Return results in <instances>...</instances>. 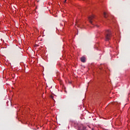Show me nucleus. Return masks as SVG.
<instances>
[{
	"instance_id": "f257e3e1",
	"label": "nucleus",
	"mask_w": 130,
	"mask_h": 130,
	"mask_svg": "<svg viewBox=\"0 0 130 130\" xmlns=\"http://www.w3.org/2000/svg\"><path fill=\"white\" fill-rule=\"evenodd\" d=\"M105 38L106 41L110 40V38H111V31H110V30H107L106 31Z\"/></svg>"
},
{
	"instance_id": "f03ea898",
	"label": "nucleus",
	"mask_w": 130,
	"mask_h": 130,
	"mask_svg": "<svg viewBox=\"0 0 130 130\" xmlns=\"http://www.w3.org/2000/svg\"><path fill=\"white\" fill-rule=\"evenodd\" d=\"M95 18V17L94 15H91L88 17V20L90 24H92V25H94V19Z\"/></svg>"
},
{
	"instance_id": "7ed1b4c3",
	"label": "nucleus",
	"mask_w": 130,
	"mask_h": 130,
	"mask_svg": "<svg viewBox=\"0 0 130 130\" xmlns=\"http://www.w3.org/2000/svg\"><path fill=\"white\" fill-rule=\"evenodd\" d=\"M82 62H86V57H82Z\"/></svg>"
},
{
	"instance_id": "20e7f679",
	"label": "nucleus",
	"mask_w": 130,
	"mask_h": 130,
	"mask_svg": "<svg viewBox=\"0 0 130 130\" xmlns=\"http://www.w3.org/2000/svg\"><path fill=\"white\" fill-rule=\"evenodd\" d=\"M104 16L105 18H107L108 17V14L106 12H104Z\"/></svg>"
},
{
	"instance_id": "39448f33",
	"label": "nucleus",
	"mask_w": 130,
	"mask_h": 130,
	"mask_svg": "<svg viewBox=\"0 0 130 130\" xmlns=\"http://www.w3.org/2000/svg\"><path fill=\"white\" fill-rule=\"evenodd\" d=\"M80 60L82 61V57L80 58Z\"/></svg>"
},
{
	"instance_id": "423d86ee",
	"label": "nucleus",
	"mask_w": 130,
	"mask_h": 130,
	"mask_svg": "<svg viewBox=\"0 0 130 130\" xmlns=\"http://www.w3.org/2000/svg\"><path fill=\"white\" fill-rule=\"evenodd\" d=\"M67 2V0H64V2L66 3Z\"/></svg>"
},
{
	"instance_id": "0eeeda50",
	"label": "nucleus",
	"mask_w": 130,
	"mask_h": 130,
	"mask_svg": "<svg viewBox=\"0 0 130 130\" xmlns=\"http://www.w3.org/2000/svg\"><path fill=\"white\" fill-rule=\"evenodd\" d=\"M83 107H85V106H83Z\"/></svg>"
}]
</instances>
